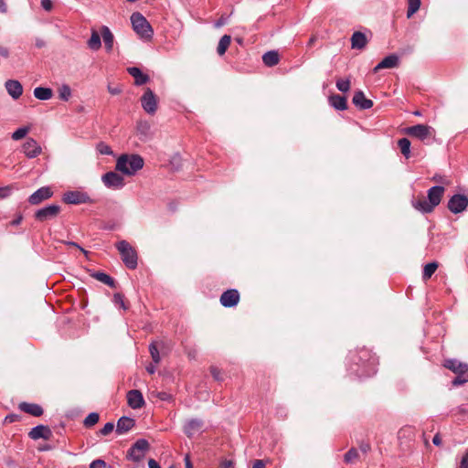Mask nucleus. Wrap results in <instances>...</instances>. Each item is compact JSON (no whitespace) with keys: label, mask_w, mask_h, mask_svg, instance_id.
<instances>
[{"label":"nucleus","mask_w":468,"mask_h":468,"mask_svg":"<svg viewBox=\"0 0 468 468\" xmlns=\"http://www.w3.org/2000/svg\"><path fill=\"white\" fill-rule=\"evenodd\" d=\"M231 42V37L229 35H224L218 42L217 52L219 56H222L225 54L227 49L229 48Z\"/></svg>","instance_id":"32"},{"label":"nucleus","mask_w":468,"mask_h":468,"mask_svg":"<svg viewBox=\"0 0 468 468\" xmlns=\"http://www.w3.org/2000/svg\"><path fill=\"white\" fill-rule=\"evenodd\" d=\"M163 346V342H152L149 346L151 357L155 364H158L161 361L159 348H162Z\"/></svg>","instance_id":"30"},{"label":"nucleus","mask_w":468,"mask_h":468,"mask_svg":"<svg viewBox=\"0 0 468 468\" xmlns=\"http://www.w3.org/2000/svg\"><path fill=\"white\" fill-rule=\"evenodd\" d=\"M16 420H18V416L16 415V414H10V415H7L5 417V421L6 422L12 423V422H15Z\"/></svg>","instance_id":"55"},{"label":"nucleus","mask_w":468,"mask_h":468,"mask_svg":"<svg viewBox=\"0 0 468 468\" xmlns=\"http://www.w3.org/2000/svg\"><path fill=\"white\" fill-rule=\"evenodd\" d=\"M432 442H433V444H435L436 446H440V445H441L442 441H441V436H440V434H439V433H437V434H435V435H434V437H433V439H432Z\"/></svg>","instance_id":"56"},{"label":"nucleus","mask_w":468,"mask_h":468,"mask_svg":"<svg viewBox=\"0 0 468 468\" xmlns=\"http://www.w3.org/2000/svg\"><path fill=\"white\" fill-rule=\"evenodd\" d=\"M186 468H194L188 454L185 456Z\"/></svg>","instance_id":"62"},{"label":"nucleus","mask_w":468,"mask_h":468,"mask_svg":"<svg viewBox=\"0 0 468 468\" xmlns=\"http://www.w3.org/2000/svg\"><path fill=\"white\" fill-rule=\"evenodd\" d=\"M114 424L112 422H107L102 429L100 430V433L103 436H107L112 432Z\"/></svg>","instance_id":"48"},{"label":"nucleus","mask_w":468,"mask_h":468,"mask_svg":"<svg viewBox=\"0 0 468 468\" xmlns=\"http://www.w3.org/2000/svg\"><path fill=\"white\" fill-rule=\"evenodd\" d=\"M459 468H468V451L463 456Z\"/></svg>","instance_id":"53"},{"label":"nucleus","mask_w":468,"mask_h":468,"mask_svg":"<svg viewBox=\"0 0 468 468\" xmlns=\"http://www.w3.org/2000/svg\"><path fill=\"white\" fill-rule=\"evenodd\" d=\"M336 87L340 91L346 92L350 90V80L338 79L336 80Z\"/></svg>","instance_id":"42"},{"label":"nucleus","mask_w":468,"mask_h":468,"mask_svg":"<svg viewBox=\"0 0 468 468\" xmlns=\"http://www.w3.org/2000/svg\"><path fill=\"white\" fill-rule=\"evenodd\" d=\"M5 89L8 94L15 100L18 99L23 93V87L18 80H7L5 82Z\"/></svg>","instance_id":"20"},{"label":"nucleus","mask_w":468,"mask_h":468,"mask_svg":"<svg viewBox=\"0 0 468 468\" xmlns=\"http://www.w3.org/2000/svg\"><path fill=\"white\" fill-rule=\"evenodd\" d=\"M353 103L361 110H367L373 106V101L365 97L364 92L361 90L356 91L353 99Z\"/></svg>","instance_id":"18"},{"label":"nucleus","mask_w":468,"mask_h":468,"mask_svg":"<svg viewBox=\"0 0 468 468\" xmlns=\"http://www.w3.org/2000/svg\"><path fill=\"white\" fill-rule=\"evenodd\" d=\"M443 366L455 374L468 372V365L456 359H446Z\"/></svg>","instance_id":"19"},{"label":"nucleus","mask_w":468,"mask_h":468,"mask_svg":"<svg viewBox=\"0 0 468 468\" xmlns=\"http://www.w3.org/2000/svg\"><path fill=\"white\" fill-rule=\"evenodd\" d=\"M209 371L215 380L223 381V379H224L223 374L218 367H217L215 366H211L209 367Z\"/></svg>","instance_id":"44"},{"label":"nucleus","mask_w":468,"mask_h":468,"mask_svg":"<svg viewBox=\"0 0 468 468\" xmlns=\"http://www.w3.org/2000/svg\"><path fill=\"white\" fill-rule=\"evenodd\" d=\"M398 146L401 154L408 159L410 156V141L407 138H401L398 141Z\"/></svg>","instance_id":"34"},{"label":"nucleus","mask_w":468,"mask_h":468,"mask_svg":"<svg viewBox=\"0 0 468 468\" xmlns=\"http://www.w3.org/2000/svg\"><path fill=\"white\" fill-rule=\"evenodd\" d=\"M134 426V420L129 417H122L118 420L116 432L119 434L129 431Z\"/></svg>","instance_id":"24"},{"label":"nucleus","mask_w":468,"mask_h":468,"mask_svg":"<svg viewBox=\"0 0 468 468\" xmlns=\"http://www.w3.org/2000/svg\"><path fill=\"white\" fill-rule=\"evenodd\" d=\"M88 46L92 50H98L101 48V37L96 30H92L90 38L88 41Z\"/></svg>","instance_id":"33"},{"label":"nucleus","mask_w":468,"mask_h":468,"mask_svg":"<svg viewBox=\"0 0 468 468\" xmlns=\"http://www.w3.org/2000/svg\"><path fill=\"white\" fill-rule=\"evenodd\" d=\"M101 37H102V39H103V42L105 45V48L108 51H111L113 47V39H114L112 33L109 29V27L106 26H103L101 27Z\"/></svg>","instance_id":"28"},{"label":"nucleus","mask_w":468,"mask_h":468,"mask_svg":"<svg viewBox=\"0 0 468 468\" xmlns=\"http://www.w3.org/2000/svg\"><path fill=\"white\" fill-rule=\"evenodd\" d=\"M420 0H408V18H410L420 9Z\"/></svg>","instance_id":"36"},{"label":"nucleus","mask_w":468,"mask_h":468,"mask_svg":"<svg viewBox=\"0 0 468 468\" xmlns=\"http://www.w3.org/2000/svg\"><path fill=\"white\" fill-rule=\"evenodd\" d=\"M330 104L336 110H346L347 108L346 98L339 94H335L329 98Z\"/></svg>","instance_id":"26"},{"label":"nucleus","mask_w":468,"mask_h":468,"mask_svg":"<svg viewBox=\"0 0 468 468\" xmlns=\"http://www.w3.org/2000/svg\"><path fill=\"white\" fill-rule=\"evenodd\" d=\"M53 195V192L50 187L43 186L34 192L28 198V202L31 205H38L44 200L50 198Z\"/></svg>","instance_id":"13"},{"label":"nucleus","mask_w":468,"mask_h":468,"mask_svg":"<svg viewBox=\"0 0 468 468\" xmlns=\"http://www.w3.org/2000/svg\"><path fill=\"white\" fill-rule=\"evenodd\" d=\"M444 191L443 186H432L428 190L427 197L423 195L415 197L412 200V207L421 213H431L441 203Z\"/></svg>","instance_id":"1"},{"label":"nucleus","mask_w":468,"mask_h":468,"mask_svg":"<svg viewBox=\"0 0 468 468\" xmlns=\"http://www.w3.org/2000/svg\"><path fill=\"white\" fill-rule=\"evenodd\" d=\"M144 159L139 154H122L116 162V170L126 176H133L143 168Z\"/></svg>","instance_id":"2"},{"label":"nucleus","mask_w":468,"mask_h":468,"mask_svg":"<svg viewBox=\"0 0 468 468\" xmlns=\"http://www.w3.org/2000/svg\"><path fill=\"white\" fill-rule=\"evenodd\" d=\"M62 199L66 204L72 205L89 204L93 202L87 193L81 191H68L63 195Z\"/></svg>","instance_id":"8"},{"label":"nucleus","mask_w":468,"mask_h":468,"mask_svg":"<svg viewBox=\"0 0 468 468\" xmlns=\"http://www.w3.org/2000/svg\"><path fill=\"white\" fill-rule=\"evenodd\" d=\"M0 56H2L4 58H7L9 56L8 48H6L5 47L0 46Z\"/></svg>","instance_id":"59"},{"label":"nucleus","mask_w":468,"mask_h":468,"mask_svg":"<svg viewBox=\"0 0 468 468\" xmlns=\"http://www.w3.org/2000/svg\"><path fill=\"white\" fill-rule=\"evenodd\" d=\"M107 89L112 95H118L122 91V87L120 84H117L115 86L108 84Z\"/></svg>","instance_id":"49"},{"label":"nucleus","mask_w":468,"mask_h":468,"mask_svg":"<svg viewBox=\"0 0 468 468\" xmlns=\"http://www.w3.org/2000/svg\"><path fill=\"white\" fill-rule=\"evenodd\" d=\"M11 189L12 187L11 186H5V187H0V198H5L6 197H8L11 193Z\"/></svg>","instance_id":"50"},{"label":"nucleus","mask_w":468,"mask_h":468,"mask_svg":"<svg viewBox=\"0 0 468 468\" xmlns=\"http://www.w3.org/2000/svg\"><path fill=\"white\" fill-rule=\"evenodd\" d=\"M157 397L161 400H168L170 399V395L166 392H159V393H157Z\"/></svg>","instance_id":"58"},{"label":"nucleus","mask_w":468,"mask_h":468,"mask_svg":"<svg viewBox=\"0 0 468 468\" xmlns=\"http://www.w3.org/2000/svg\"><path fill=\"white\" fill-rule=\"evenodd\" d=\"M60 210V206L50 205L36 211L34 217L37 221L44 222L57 218Z\"/></svg>","instance_id":"9"},{"label":"nucleus","mask_w":468,"mask_h":468,"mask_svg":"<svg viewBox=\"0 0 468 468\" xmlns=\"http://www.w3.org/2000/svg\"><path fill=\"white\" fill-rule=\"evenodd\" d=\"M53 91L49 88L37 87L34 90V96L41 101H47L52 98Z\"/></svg>","instance_id":"31"},{"label":"nucleus","mask_w":468,"mask_h":468,"mask_svg":"<svg viewBox=\"0 0 468 468\" xmlns=\"http://www.w3.org/2000/svg\"><path fill=\"white\" fill-rule=\"evenodd\" d=\"M468 382V372L456 374V377L452 379V386H460Z\"/></svg>","instance_id":"40"},{"label":"nucleus","mask_w":468,"mask_h":468,"mask_svg":"<svg viewBox=\"0 0 468 468\" xmlns=\"http://www.w3.org/2000/svg\"><path fill=\"white\" fill-rule=\"evenodd\" d=\"M52 435V432L48 426L44 425H38L33 428L29 433L28 436L32 440H38V439H45L48 440Z\"/></svg>","instance_id":"17"},{"label":"nucleus","mask_w":468,"mask_h":468,"mask_svg":"<svg viewBox=\"0 0 468 468\" xmlns=\"http://www.w3.org/2000/svg\"><path fill=\"white\" fill-rule=\"evenodd\" d=\"M262 61L266 66L273 67L279 63L280 55L275 50L268 51L262 56Z\"/></svg>","instance_id":"27"},{"label":"nucleus","mask_w":468,"mask_h":468,"mask_svg":"<svg viewBox=\"0 0 468 468\" xmlns=\"http://www.w3.org/2000/svg\"><path fill=\"white\" fill-rule=\"evenodd\" d=\"M92 278L96 279L97 281L110 286L111 288L116 287L115 281L108 274L101 272V271H96L90 274Z\"/></svg>","instance_id":"29"},{"label":"nucleus","mask_w":468,"mask_h":468,"mask_svg":"<svg viewBox=\"0 0 468 468\" xmlns=\"http://www.w3.org/2000/svg\"><path fill=\"white\" fill-rule=\"evenodd\" d=\"M101 180L103 184L109 188L119 189L124 186L123 177L116 172L112 171L104 174Z\"/></svg>","instance_id":"11"},{"label":"nucleus","mask_w":468,"mask_h":468,"mask_svg":"<svg viewBox=\"0 0 468 468\" xmlns=\"http://www.w3.org/2000/svg\"><path fill=\"white\" fill-rule=\"evenodd\" d=\"M99 420V414L96 412H91L84 419L83 425L86 428H91L92 426L98 423Z\"/></svg>","instance_id":"37"},{"label":"nucleus","mask_w":468,"mask_h":468,"mask_svg":"<svg viewBox=\"0 0 468 468\" xmlns=\"http://www.w3.org/2000/svg\"><path fill=\"white\" fill-rule=\"evenodd\" d=\"M404 133L424 142L434 135V129L426 124H417L405 128Z\"/></svg>","instance_id":"5"},{"label":"nucleus","mask_w":468,"mask_h":468,"mask_svg":"<svg viewBox=\"0 0 468 468\" xmlns=\"http://www.w3.org/2000/svg\"><path fill=\"white\" fill-rule=\"evenodd\" d=\"M239 292L236 289H229L224 292L219 299L220 303L224 307L236 306L239 302Z\"/></svg>","instance_id":"12"},{"label":"nucleus","mask_w":468,"mask_h":468,"mask_svg":"<svg viewBox=\"0 0 468 468\" xmlns=\"http://www.w3.org/2000/svg\"><path fill=\"white\" fill-rule=\"evenodd\" d=\"M252 468H266L263 460H255Z\"/></svg>","instance_id":"57"},{"label":"nucleus","mask_w":468,"mask_h":468,"mask_svg":"<svg viewBox=\"0 0 468 468\" xmlns=\"http://www.w3.org/2000/svg\"><path fill=\"white\" fill-rule=\"evenodd\" d=\"M150 448L149 442L144 439L136 441L127 452V457L133 462L143 460Z\"/></svg>","instance_id":"6"},{"label":"nucleus","mask_w":468,"mask_h":468,"mask_svg":"<svg viewBox=\"0 0 468 468\" xmlns=\"http://www.w3.org/2000/svg\"><path fill=\"white\" fill-rule=\"evenodd\" d=\"M202 426L203 422L200 420L193 419L186 423L184 427V431L187 435V437H192L202 428Z\"/></svg>","instance_id":"25"},{"label":"nucleus","mask_w":468,"mask_h":468,"mask_svg":"<svg viewBox=\"0 0 468 468\" xmlns=\"http://www.w3.org/2000/svg\"><path fill=\"white\" fill-rule=\"evenodd\" d=\"M90 468H112V466L108 465L103 460L97 459V460H94L90 464Z\"/></svg>","instance_id":"47"},{"label":"nucleus","mask_w":468,"mask_h":468,"mask_svg":"<svg viewBox=\"0 0 468 468\" xmlns=\"http://www.w3.org/2000/svg\"><path fill=\"white\" fill-rule=\"evenodd\" d=\"M143 109L149 114H154L157 110V97L150 88L145 89L141 98Z\"/></svg>","instance_id":"7"},{"label":"nucleus","mask_w":468,"mask_h":468,"mask_svg":"<svg viewBox=\"0 0 468 468\" xmlns=\"http://www.w3.org/2000/svg\"><path fill=\"white\" fill-rule=\"evenodd\" d=\"M360 450L361 452H363L364 453H367L369 450H370V445L368 443H361L360 444Z\"/></svg>","instance_id":"61"},{"label":"nucleus","mask_w":468,"mask_h":468,"mask_svg":"<svg viewBox=\"0 0 468 468\" xmlns=\"http://www.w3.org/2000/svg\"><path fill=\"white\" fill-rule=\"evenodd\" d=\"M18 408L34 417H39L43 414V409L40 405L35 403L21 402Z\"/></svg>","instance_id":"22"},{"label":"nucleus","mask_w":468,"mask_h":468,"mask_svg":"<svg viewBox=\"0 0 468 468\" xmlns=\"http://www.w3.org/2000/svg\"><path fill=\"white\" fill-rule=\"evenodd\" d=\"M359 457L358 452L356 448H351L348 452H346L344 456V460L346 463H353L357 461Z\"/></svg>","instance_id":"38"},{"label":"nucleus","mask_w":468,"mask_h":468,"mask_svg":"<svg viewBox=\"0 0 468 468\" xmlns=\"http://www.w3.org/2000/svg\"><path fill=\"white\" fill-rule=\"evenodd\" d=\"M127 403L132 409H141L144 405V399L142 392L138 389H132L128 391Z\"/></svg>","instance_id":"15"},{"label":"nucleus","mask_w":468,"mask_h":468,"mask_svg":"<svg viewBox=\"0 0 468 468\" xmlns=\"http://www.w3.org/2000/svg\"><path fill=\"white\" fill-rule=\"evenodd\" d=\"M137 131L141 135L147 137L150 132V124L147 122H140L137 124Z\"/></svg>","instance_id":"41"},{"label":"nucleus","mask_w":468,"mask_h":468,"mask_svg":"<svg viewBox=\"0 0 468 468\" xmlns=\"http://www.w3.org/2000/svg\"><path fill=\"white\" fill-rule=\"evenodd\" d=\"M234 465L233 461L224 460L220 463L219 468H232Z\"/></svg>","instance_id":"54"},{"label":"nucleus","mask_w":468,"mask_h":468,"mask_svg":"<svg viewBox=\"0 0 468 468\" xmlns=\"http://www.w3.org/2000/svg\"><path fill=\"white\" fill-rule=\"evenodd\" d=\"M113 302L115 304H119L123 310L128 309V306L125 303L123 294L120 292H116L113 295Z\"/></svg>","instance_id":"45"},{"label":"nucleus","mask_w":468,"mask_h":468,"mask_svg":"<svg viewBox=\"0 0 468 468\" xmlns=\"http://www.w3.org/2000/svg\"><path fill=\"white\" fill-rule=\"evenodd\" d=\"M468 207V198L464 195H454L448 202V208L451 212L458 214L463 212Z\"/></svg>","instance_id":"10"},{"label":"nucleus","mask_w":468,"mask_h":468,"mask_svg":"<svg viewBox=\"0 0 468 468\" xmlns=\"http://www.w3.org/2000/svg\"><path fill=\"white\" fill-rule=\"evenodd\" d=\"M131 22H132L133 30L141 37H144L146 39L152 37V35H153L152 27H151L150 24L148 23V21L145 19V17L142 14H140L138 12L133 13L131 16Z\"/></svg>","instance_id":"4"},{"label":"nucleus","mask_w":468,"mask_h":468,"mask_svg":"<svg viewBox=\"0 0 468 468\" xmlns=\"http://www.w3.org/2000/svg\"><path fill=\"white\" fill-rule=\"evenodd\" d=\"M0 12L1 13H6L7 12V6L4 0H0Z\"/></svg>","instance_id":"63"},{"label":"nucleus","mask_w":468,"mask_h":468,"mask_svg":"<svg viewBox=\"0 0 468 468\" xmlns=\"http://www.w3.org/2000/svg\"><path fill=\"white\" fill-rule=\"evenodd\" d=\"M438 268V263L437 262H431V263H428L424 266V270H423V273H422V278L423 280L427 281L429 280L432 274L436 271Z\"/></svg>","instance_id":"35"},{"label":"nucleus","mask_w":468,"mask_h":468,"mask_svg":"<svg viewBox=\"0 0 468 468\" xmlns=\"http://www.w3.org/2000/svg\"><path fill=\"white\" fill-rule=\"evenodd\" d=\"M432 180L436 181V182H439V183H441V184H444V185H450V181L445 178L444 176H434Z\"/></svg>","instance_id":"52"},{"label":"nucleus","mask_w":468,"mask_h":468,"mask_svg":"<svg viewBox=\"0 0 468 468\" xmlns=\"http://www.w3.org/2000/svg\"><path fill=\"white\" fill-rule=\"evenodd\" d=\"M96 148L101 154H107V155L112 154V151L111 147L103 142L99 143L97 144Z\"/></svg>","instance_id":"46"},{"label":"nucleus","mask_w":468,"mask_h":468,"mask_svg":"<svg viewBox=\"0 0 468 468\" xmlns=\"http://www.w3.org/2000/svg\"><path fill=\"white\" fill-rule=\"evenodd\" d=\"M367 44L366 35L360 31H356L351 37L352 48L363 49Z\"/></svg>","instance_id":"23"},{"label":"nucleus","mask_w":468,"mask_h":468,"mask_svg":"<svg viewBox=\"0 0 468 468\" xmlns=\"http://www.w3.org/2000/svg\"><path fill=\"white\" fill-rule=\"evenodd\" d=\"M71 96V90L69 85L64 84L58 88V97L62 101H69Z\"/></svg>","instance_id":"39"},{"label":"nucleus","mask_w":468,"mask_h":468,"mask_svg":"<svg viewBox=\"0 0 468 468\" xmlns=\"http://www.w3.org/2000/svg\"><path fill=\"white\" fill-rule=\"evenodd\" d=\"M399 57L396 54H391L383 58L374 69L373 72L377 73L383 69H393L399 65Z\"/></svg>","instance_id":"16"},{"label":"nucleus","mask_w":468,"mask_h":468,"mask_svg":"<svg viewBox=\"0 0 468 468\" xmlns=\"http://www.w3.org/2000/svg\"><path fill=\"white\" fill-rule=\"evenodd\" d=\"M128 73L133 77L134 84L137 86L147 83L150 80L149 76L143 73L139 68L130 67L127 69Z\"/></svg>","instance_id":"21"},{"label":"nucleus","mask_w":468,"mask_h":468,"mask_svg":"<svg viewBox=\"0 0 468 468\" xmlns=\"http://www.w3.org/2000/svg\"><path fill=\"white\" fill-rule=\"evenodd\" d=\"M41 6L46 11H50L53 7V4L51 0H41Z\"/></svg>","instance_id":"51"},{"label":"nucleus","mask_w":468,"mask_h":468,"mask_svg":"<svg viewBox=\"0 0 468 468\" xmlns=\"http://www.w3.org/2000/svg\"><path fill=\"white\" fill-rule=\"evenodd\" d=\"M28 131H29L28 127H22V128L17 129L15 133H13L12 139L15 141H18V140L22 139L27 135Z\"/></svg>","instance_id":"43"},{"label":"nucleus","mask_w":468,"mask_h":468,"mask_svg":"<svg viewBox=\"0 0 468 468\" xmlns=\"http://www.w3.org/2000/svg\"><path fill=\"white\" fill-rule=\"evenodd\" d=\"M148 465H149V468H161V466L158 464V463L154 459H150L148 461Z\"/></svg>","instance_id":"60"},{"label":"nucleus","mask_w":468,"mask_h":468,"mask_svg":"<svg viewBox=\"0 0 468 468\" xmlns=\"http://www.w3.org/2000/svg\"><path fill=\"white\" fill-rule=\"evenodd\" d=\"M116 248L125 266L131 270H134L137 267V253L135 250L126 240L118 242Z\"/></svg>","instance_id":"3"},{"label":"nucleus","mask_w":468,"mask_h":468,"mask_svg":"<svg viewBox=\"0 0 468 468\" xmlns=\"http://www.w3.org/2000/svg\"><path fill=\"white\" fill-rule=\"evenodd\" d=\"M24 154L28 158H34L42 152L40 145L33 138H28L22 146Z\"/></svg>","instance_id":"14"},{"label":"nucleus","mask_w":468,"mask_h":468,"mask_svg":"<svg viewBox=\"0 0 468 468\" xmlns=\"http://www.w3.org/2000/svg\"><path fill=\"white\" fill-rule=\"evenodd\" d=\"M22 219H23V217L20 215L16 219L12 220L10 222V224L13 225V226L19 225L21 223Z\"/></svg>","instance_id":"64"}]
</instances>
